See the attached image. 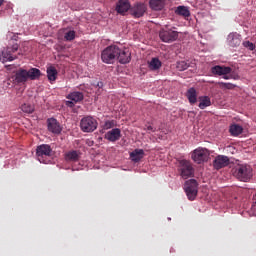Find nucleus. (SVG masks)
<instances>
[{"instance_id": "f704fd0d", "label": "nucleus", "mask_w": 256, "mask_h": 256, "mask_svg": "<svg viewBox=\"0 0 256 256\" xmlns=\"http://www.w3.org/2000/svg\"><path fill=\"white\" fill-rule=\"evenodd\" d=\"M220 85H221V87H223L224 89H235V85H233V84H231V83L221 82Z\"/></svg>"}, {"instance_id": "dca6fc26", "label": "nucleus", "mask_w": 256, "mask_h": 256, "mask_svg": "<svg viewBox=\"0 0 256 256\" xmlns=\"http://www.w3.org/2000/svg\"><path fill=\"white\" fill-rule=\"evenodd\" d=\"M105 139H107L108 141H111L112 143H115V141H119L121 139V129L114 128L108 131L105 134Z\"/></svg>"}, {"instance_id": "58836bf2", "label": "nucleus", "mask_w": 256, "mask_h": 256, "mask_svg": "<svg viewBox=\"0 0 256 256\" xmlns=\"http://www.w3.org/2000/svg\"><path fill=\"white\" fill-rule=\"evenodd\" d=\"M224 79H229V76H224Z\"/></svg>"}, {"instance_id": "4468645a", "label": "nucleus", "mask_w": 256, "mask_h": 256, "mask_svg": "<svg viewBox=\"0 0 256 256\" xmlns=\"http://www.w3.org/2000/svg\"><path fill=\"white\" fill-rule=\"evenodd\" d=\"M47 127L50 133H54L56 135H59V133H61V125L55 118H49L47 120Z\"/></svg>"}, {"instance_id": "39448f33", "label": "nucleus", "mask_w": 256, "mask_h": 256, "mask_svg": "<svg viewBox=\"0 0 256 256\" xmlns=\"http://www.w3.org/2000/svg\"><path fill=\"white\" fill-rule=\"evenodd\" d=\"M99 123L93 116H85L80 121V129L83 133H93L98 127Z\"/></svg>"}, {"instance_id": "c756f323", "label": "nucleus", "mask_w": 256, "mask_h": 256, "mask_svg": "<svg viewBox=\"0 0 256 256\" xmlns=\"http://www.w3.org/2000/svg\"><path fill=\"white\" fill-rule=\"evenodd\" d=\"M176 69L179 71H186V69H189V63L185 61H178L176 64Z\"/></svg>"}, {"instance_id": "423d86ee", "label": "nucleus", "mask_w": 256, "mask_h": 256, "mask_svg": "<svg viewBox=\"0 0 256 256\" xmlns=\"http://www.w3.org/2000/svg\"><path fill=\"white\" fill-rule=\"evenodd\" d=\"M198 187H199V184L195 179H190L185 182L184 191L189 201H195L197 197V193H199Z\"/></svg>"}, {"instance_id": "2f4dec72", "label": "nucleus", "mask_w": 256, "mask_h": 256, "mask_svg": "<svg viewBox=\"0 0 256 256\" xmlns=\"http://www.w3.org/2000/svg\"><path fill=\"white\" fill-rule=\"evenodd\" d=\"M64 39L66 41H73L75 39V31L70 30L64 34Z\"/></svg>"}, {"instance_id": "2eb2a0df", "label": "nucleus", "mask_w": 256, "mask_h": 256, "mask_svg": "<svg viewBox=\"0 0 256 256\" xmlns=\"http://www.w3.org/2000/svg\"><path fill=\"white\" fill-rule=\"evenodd\" d=\"M131 10V4L129 3V0H120L116 4V11L120 15H125L127 11Z\"/></svg>"}, {"instance_id": "9d476101", "label": "nucleus", "mask_w": 256, "mask_h": 256, "mask_svg": "<svg viewBox=\"0 0 256 256\" xmlns=\"http://www.w3.org/2000/svg\"><path fill=\"white\" fill-rule=\"evenodd\" d=\"M159 37L163 43H173V41H177V39H179V32L172 29L161 30Z\"/></svg>"}, {"instance_id": "0eeeda50", "label": "nucleus", "mask_w": 256, "mask_h": 256, "mask_svg": "<svg viewBox=\"0 0 256 256\" xmlns=\"http://www.w3.org/2000/svg\"><path fill=\"white\" fill-rule=\"evenodd\" d=\"M53 155V149L49 144H41L36 148V157L39 162L47 163L46 157H51Z\"/></svg>"}, {"instance_id": "f03ea898", "label": "nucleus", "mask_w": 256, "mask_h": 256, "mask_svg": "<svg viewBox=\"0 0 256 256\" xmlns=\"http://www.w3.org/2000/svg\"><path fill=\"white\" fill-rule=\"evenodd\" d=\"M178 173L182 179H189L195 176V168L191 161L182 159L178 162Z\"/></svg>"}, {"instance_id": "20e7f679", "label": "nucleus", "mask_w": 256, "mask_h": 256, "mask_svg": "<svg viewBox=\"0 0 256 256\" xmlns=\"http://www.w3.org/2000/svg\"><path fill=\"white\" fill-rule=\"evenodd\" d=\"M211 155V152L207 150V148H196L191 153V159L194 161V163H197V165H201L203 163H207L209 161V157Z\"/></svg>"}, {"instance_id": "f257e3e1", "label": "nucleus", "mask_w": 256, "mask_h": 256, "mask_svg": "<svg viewBox=\"0 0 256 256\" xmlns=\"http://www.w3.org/2000/svg\"><path fill=\"white\" fill-rule=\"evenodd\" d=\"M119 46L110 45L106 47L101 53V59L103 63L107 65L113 64L114 61H117V55H119Z\"/></svg>"}, {"instance_id": "f8f14e48", "label": "nucleus", "mask_w": 256, "mask_h": 256, "mask_svg": "<svg viewBox=\"0 0 256 256\" xmlns=\"http://www.w3.org/2000/svg\"><path fill=\"white\" fill-rule=\"evenodd\" d=\"M84 95L82 92H72L67 96V99L70 101H66L67 107H73L76 103H80V101H83Z\"/></svg>"}, {"instance_id": "72a5a7b5", "label": "nucleus", "mask_w": 256, "mask_h": 256, "mask_svg": "<svg viewBox=\"0 0 256 256\" xmlns=\"http://www.w3.org/2000/svg\"><path fill=\"white\" fill-rule=\"evenodd\" d=\"M243 47H245L246 49H249V51H255V44H253L250 41H244L242 43Z\"/></svg>"}, {"instance_id": "a211bd4d", "label": "nucleus", "mask_w": 256, "mask_h": 256, "mask_svg": "<svg viewBox=\"0 0 256 256\" xmlns=\"http://www.w3.org/2000/svg\"><path fill=\"white\" fill-rule=\"evenodd\" d=\"M81 158V153L77 150H71L65 153L64 159L68 163H77Z\"/></svg>"}, {"instance_id": "aec40b11", "label": "nucleus", "mask_w": 256, "mask_h": 256, "mask_svg": "<svg viewBox=\"0 0 256 256\" xmlns=\"http://www.w3.org/2000/svg\"><path fill=\"white\" fill-rule=\"evenodd\" d=\"M228 43L230 47H239L241 45V35L237 33H230L228 35Z\"/></svg>"}, {"instance_id": "9b49d317", "label": "nucleus", "mask_w": 256, "mask_h": 256, "mask_svg": "<svg viewBox=\"0 0 256 256\" xmlns=\"http://www.w3.org/2000/svg\"><path fill=\"white\" fill-rule=\"evenodd\" d=\"M146 12H147V5H145V3L137 2L132 7H130V13L136 19H139V17H143Z\"/></svg>"}, {"instance_id": "5701e85b", "label": "nucleus", "mask_w": 256, "mask_h": 256, "mask_svg": "<svg viewBox=\"0 0 256 256\" xmlns=\"http://www.w3.org/2000/svg\"><path fill=\"white\" fill-rule=\"evenodd\" d=\"M229 133L232 135V137H239V135L243 133V126L239 124H231L229 127Z\"/></svg>"}, {"instance_id": "1a4fd4ad", "label": "nucleus", "mask_w": 256, "mask_h": 256, "mask_svg": "<svg viewBox=\"0 0 256 256\" xmlns=\"http://www.w3.org/2000/svg\"><path fill=\"white\" fill-rule=\"evenodd\" d=\"M14 85H21L29 81V74L27 70L20 68L18 69L13 76L9 79Z\"/></svg>"}, {"instance_id": "c85d7f7f", "label": "nucleus", "mask_w": 256, "mask_h": 256, "mask_svg": "<svg viewBox=\"0 0 256 256\" xmlns=\"http://www.w3.org/2000/svg\"><path fill=\"white\" fill-rule=\"evenodd\" d=\"M28 73V79H31V81H35V79H39L41 77V70L37 68H31Z\"/></svg>"}, {"instance_id": "4c0bfd02", "label": "nucleus", "mask_w": 256, "mask_h": 256, "mask_svg": "<svg viewBox=\"0 0 256 256\" xmlns=\"http://www.w3.org/2000/svg\"><path fill=\"white\" fill-rule=\"evenodd\" d=\"M3 3H4V0H0V7L1 5H3Z\"/></svg>"}, {"instance_id": "412c9836", "label": "nucleus", "mask_w": 256, "mask_h": 256, "mask_svg": "<svg viewBox=\"0 0 256 256\" xmlns=\"http://www.w3.org/2000/svg\"><path fill=\"white\" fill-rule=\"evenodd\" d=\"M143 157H145V151L143 149H135L130 153V159L134 163H139Z\"/></svg>"}, {"instance_id": "473e14b6", "label": "nucleus", "mask_w": 256, "mask_h": 256, "mask_svg": "<svg viewBox=\"0 0 256 256\" xmlns=\"http://www.w3.org/2000/svg\"><path fill=\"white\" fill-rule=\"evenodd\" d=\"M115 126V120H107L104 125H103V129L105 131L109 130V129H113V127Z\"/></svg>"}, {"instance_id": "cd10ccee", "label": "nucleus", "mask_w": 256, "mask_h": 256, "mask_svg": "<svg viewBox=\"0 0 256 256\" xmlns=\"http://www.w3.org/2000/svg\"><path fill=\"white\" fill-rule=\"evenodd\" d=\"M46 73H47L48 80L57 81L58 72L55 66L48 67Z\"/></svg>"}, {"instance_id": "6ab92c4d", "label": "nucleus", "mask_w": 256, "mask_h": 256, "mask_svg": "<svg viewBox=\"0 0 256 256\" xmlns=\"http://www.w3.org/2000/svg\"><path fill=\"white\" fill-rule=\"evenodd\" d=\"M211 71L213 73V75H229V73H231L232 69L231 67H227V66H214L211 68Z\"/></svg>"}, {"instance_id": "a878e982", "label": "nucleus", "mask_w": 256, "mask_h": 256, "mask_svg": "<svg viewBox=\"0 0 256 256\" xmlns=\"http://www.w3.org/2000/svg\"><path fill=\"white\" fill-rule=\"evenodd\" d=\"M186 96L191 105L197 103V90H195V88L188 89Z\"/></svg>"}, {"instance_id": "6e6552de", "label": "nucleus", "mask_w": 256, "mask_h": 256, "mask_svg": "<svg viewBox=\"0 0 256 256\" xmlns=\"http://www.w3.org/2000/svg\"><path fill=\"white\" fill-rule=\"evenodd\" d=\"M17 51H19V44H14L12 47H7L2 51L0 61H2V63H7V61H15L17 56H15L13 53H17Z\"/></svg>"}, {"instance_id": "4be33fe9", "label": "nucleus", "mask_w": 256, "mask_h": 256, "mask_svg": "<svg viewBox=\"0 0 256 256\" xmlns=\"http://www.w3.org/2000/svg\"><path fill=\"white\" fill-rule=\"evenodd\" d=\"M149 5L153 11H161L165 7V0H150Z\"/></svg>"}, {"instance_id": "393cba45", "label": "nucleus", "mask_w": 256, "mask_h": 256, "mask_svg": "<svg viewBox=\"0 0 256 256\" xmlns=\"http://www.w3.org/2000/svg\"><path fill=\"white\" fill-rule=\"evenodd\" d=\"M162 63L159 58H152L150 62H148V69L150 71H159L161 69Z\"/></svg>"}, {"instance_id": "bb28decb", "label": "nucleus", "mask_w": 256, "mask_h": 256, "mask_svg": "<svg viewBox=\"0 0 256 256\" xmlns=\"http://www.w3.org/2000/svg\"><path fill=\"white\" fill-rule=\"evenodd\" d=\"M199 105L200 109H207V107H211V98L209 96H200L199 97Z\"/></svg>"}, {"instance_id": "c9c22d12", "label": "nucleus", "mask_w": 256, "mask_h": 256, "mask_svg": "<svg viewBox=\"0 0 256 256\" xmlns=\"http://www.w3.org/2000/svg\"><path fill=\"white\" fill-rule=\"evenodd\" d=\"M146 131H150L151 133H155V131H157V128H154L153 126L151 125H146V128H145Z\"/></svg>"}, {"instance_id": "7c9ffc66", "label": "nucleus", "mask_w": 256, "mask_h": 256, "mask_svg": "<svg viewBox=\"0 0 256 256\" xmlns=\"http://www.w3.org/2000/svg\"><path fill=\"white\" fill-rule=\"evenodd\" d=\"M21 109H22L23 113H29V114H31V113H33V111H35V107H33V105H31V104H23L21 106Z\"/></svg>"}, {"instance_id": "b1692460", "label": "nucleus", "mask_w": 256, "mask_h": 256, "mask_svg": "<svg viewBox=\"0 0 256 256\" xmlns=\"http://www.w3.org/2000/svg\"><path fill=\"white\" fill-rule=\"evenodd\" d=\"M175 14L185 18L191 17V11H189V7L186 6H178L175 9Z\"/></svg>"}, {"instance_id": "e433bc0d", "label": "nucleus", "mask_w": 256, "mask_h": 256, "mask_svg": "<svg viewBox=\"0 0 256 256\" xmlns=\"http://www.w3.org/2000/svg\"><path fill=\"white\" fill-rule=\"evenodd\" d=\"M97 87H99V89H102V87H103V82H98V83H97Z\"/></svg>"}, {"instance_id": "f3484780", "label": "nucleus", "mask_w": 256, "mask_h": 256, "mask_svg": "<svg viewBox=\"0 0 256 256\" xmlns=\"http://www.w3.org/2000/svg\"><path fill=\"white\" fill-rule=\"evenodd\" d=\"M116 61H119L122 65H126V63L131 61V52L119 48V54L117 55Z\"/></svg>"}, {"instance_id": "7ed1b4c3", "label": "nucleus", "mask_w": 256, "mask_h": 256, "mask_svg": "<svg viewBox=\"0 0 256 256\" xmlns=\"http://www.w3.org/2000/svg\"><path fill=\"white\" fill-rule=\"evenodd\" d=\"M233 175L239 181H249L253 177L251 166L249 165H238L235 167Z\"/></svg>"}, {"instance_id": "ddd939ff", "label": "nucleus", "mask_w": 256, "mask_h": 256, "mask_svg": "<svg viewBox=\"0 0 256 256\" xmlns=\"http://www.w3.org/2000/svg\"><path fill=\"white\" fill-rule=\"evenodd\" d=\"M229 165V157L224 156V155H218L213 161V167L217 171L219 169H223V167H227Z\"/></svg>"}]
</instances>
